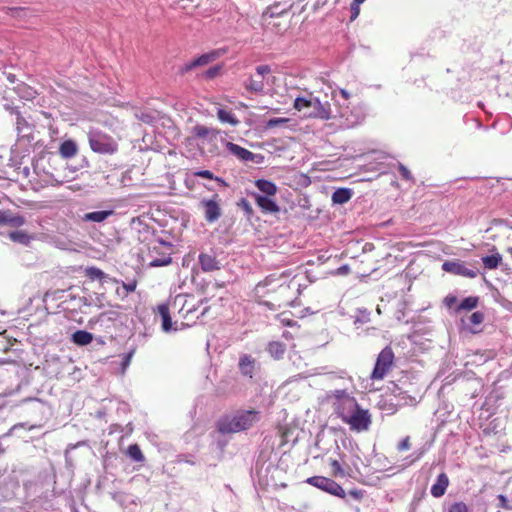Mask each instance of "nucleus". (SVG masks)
I'll return each mask as SVG.
<instances>
[{"mask_svg":"<svg viewBox=\"0 0 512 512\" xmlns=\"http://www.w3.org/2000/svg\"><path fill=\"white\" fill-rule=\"evenodd\" d=\"M333 406L336 414L342 421L350 426L351 430L358 432L368 430L371 417L368 410L359 407L356 399L345 390H335Z\"/></svg>","mask_w":512,"mask_h":512,"instance_id":"obj_1","label":"nucleus"},{"mask_svg":"<svg viewBox=\"0 0 512 512\" xmlns=\"http://www.w3.org/2000/svg\"><path fill=\"white\" fill-rule=\"evenodd\" d=\"M333 101L334 119L339 118L342 126L352 128L360 124L364 119L361 108L349 106L350 93L345 89H334L331 92Z\"/></svg>","mask_w":512,"mask_h":512,"instance_id":"obj_2","label":"nucleus"},{"mask_svg":"<svg viewBox=\"0 0 512 512\" xmlns=\"http://www.w3.org/2000/svg\"><path fill=\"white\" fill-rule=\"evenodd\" d=\"M260 418L261 413L258 410H237L218 421V430L222 434L238 433L251 428Z\"/></svg>","mask_w":512,"mask_h":512,"instance_id":"obj_3","label":"nucleus"},{"mask_svg":"<svg viewBox=\"0 0 512 512\" xmlns=\"http://www.w3.org/2000/svg\"><path fill=\"white\" fill-rule=\"evenodd\" d=\"M293 107L300 112L304 118H316L321 120L334 119V111L329 102H321L319 98L312 96L297 97Z\"/></svg>","mask_w":512,"mask_h":512,"instance_id":"obj_4","label":"nucleus"},{"mask_svg":"<svg viewBox=\"0 0 512 512\" xmlns=\"http://www.w3.org/2000/svg\"><path fill=\"white\" fill-rule=\"evenodd\" d=\"M165 305L169 307L173 314H178L188 321L193 320V314L197 310L195 298L186 294L176 295Z\"/></svg>","mask_w":512,"mask_h":512,"instance_id":"obj_5","label":"nucleus"},{"mask_svg":"<svg viewBox=\"0 0 512 512\" xmlns=\"http://www.w3.org/2000/svg\"><path fill=\"white\" fill-rule=\"evenodd\" d=\"M88 141L92 151L100 154H113L117 151V142L108 134L91 129L88 132Z\"/></svg>","mask_w":512,"mask_h":512,"instance_id":"obj_6","label":"nucleus"},{"mask_svg":"<svg viewBox=\"0 0 512 512\" xmlns=\"http://www.w3.org/2000/svg\"><path fill=\"white\" fill-rule=\"evenodd\" d=\"M394 360V353L390 347H385L378 355L374 369L371 373V379L382 380L390 368Z\"/></svg>","mask_w":512,"mask_h":512,"instance_id":"obj_7","label":"nucleus"},{"mask_svg":"<svg viewBox=\"0 0 512 512\" xmlns=\"http://www.w3.org/2000/svg\"><path fill=\"white\" fill-rule=\"evenodd\" d=\"M306 482L339 498H345L346 496L345 490L330 478H326L324 476H313L308 478Z\"/></svg>","mask_w":512,"mask_h":512,"instance_id":"obj_8","label":"nucleus"},{"mask_svg":"<svg viewBox=\"0 0 512 512\" xmlns=\"http://www.w3.org/2000/svg\"><path fill=\"white\" fill-rule=\"evenodd\" d=\"M442 269L447 273L467 278H475L478 275V269L476 267L469 268L465 262L460 260L445 261L442 264Z\"/></svg>","mask_w":512,"mask_h":512,"instance_id":"obj_9","label":"nucleus"},{"mask_svg":"<svg viewBox=\"0 0 512 512\" xmlns=\"http://www.w3.org/2000/svg\"><path fill=\"white\" fill-rule=\"evenodd\" d=\"M221 55H222V52L220 50H214V51L202 54L201 56L193 59L192 61L185 63L180 68V73L185 74V73L193 70L196 67L205 66V65L213 62L217 58H219Z\"/></svg>","mask_w":512,"mask_h":512,"instance_id":"obj_10","label":"nucleus"},{"mask_svg":"<svg viewBox=\"0 0 512 512\" xmlns=\"http://www.w3.org/2000/svg\"><path fill=\"white\" fill-rule=\"evenodd\" d=\"M226 148L231 154L245 162H254L258 164L263 159V156L254 154L253 152L232 142H227Z\"/></svg>","mask_w":512,"mask_h":512,"instance_id":"obj_11","label":"nucleus"},{"mask_svg":"<svg viewBox=\"0 0 512 512\" xmlns=\"http://www.w3.org/2000/svg\"><path fill=\"white\" fill-rule=\"evenodd\" d=\"M252 195L263 213L276 214L280 211V207L272 197L262 196L259 193H253Z\"/></svg>","mask_w":512,"mask_h":512,"instance_id":"obj_12","label":"nucleus"},{"mask_svg":"<svg viewBox=\"0 0 512 512\" xmlns=\"http://www.w3.org/2000/svg\"><path fill=\"white\" fill-rule=\"evenodd\" d=\"M200 205L204 209V216L208 222L213 223L220 218L221 209L214 199H203L201 200Z\"/></svg>","mask_w":512,"mask_h":512,"instance_id":"obj_13","label":"nucleus"},{"mask_svg":"<svg viewBox=\"0 0 512 512\" xmlns=\"http://www.w3.org/2000/svg\"><path fill=\"white\" fill-rule=\"evenodd\" d=\"M256 361L250 355L244 354L239 359V369L242 375L252 378L255 372Z\"/></svg>","mask_w":512,"mask_h":512,"instance_id":"obj_14","label":"nucleus"},{"mask_svg":"<svg viewBox=\"0 0 512 512\" xmlns=\"http://www.w3.org/2000/svg\"><path fill=\"white\" fill-rule=\"evenodd\" d=\"M449 485L448 476L445 473L438 475L436 482L431 487V495L435 498L442 497Z\"/></svg>","mask_w":512,"mask_h":512,"instance_id":"obj_15","label":"nucleus"},{"mask_svg":"<svg viewBox=\"0 0 512 512\" xmlns=\"http://www.w3.org/2000/svg\"><path fill=\"white\" fill-rule=\"evenodd\" d=\"M255 186L261 192L262 196L273 197L278 192L276 184L266 179L256 180Z\"/></svg>","mask_w":512,"mask_h":512,"instance_id":"obj_16","label":"nucleus"},{"mask_svg":"<svg viewBox=\"0 0 512 512\" xmlns=\"http://www.w3.org/2000/svg\"><path fill=\"white\" fill-rule=\"evenodd\" d=\"M199 262L204 272L220 269V263L213 255L202 253L199 256Z\"/></svg>","mask_w":512,"mask_h":512,"instance_id":"obj_17","label":"nucleus"},{"mask_svg":"<svg viewBox=\"0 0 512 512\" xmlns=\"http://www.w3.org/2000/svg\"><path fill=\"white\" fill-rule=\"evenodd\" d=\"M158 310L162 318V330L166 333L177 330V328H173L172 319L170 316V313L172 312L170 311L169 307H167L165 304H162L158 307Z\"/></svg>","mask_w":512,"mask_h":512,"instance_id":"obj_18","label":"nucleus"},{"mask_svg":"<svg viewBox=\"0 0 512 512\" xmlns=\"http://www.w3.org/2000/svg\"><path fill=\"white\" fill-rule=\"evenodd\" d=\"M217 117L221 123H227L233 127L237 126L240 123L238 118L235 116V114L231 110L218 108L217 109Z\"/></svg>","mask_w":512,"mask_h":512,"instance_id":"obj_19","label":"nucleus"},{"mask_svg":"<svg viewBox=\"0 0 512 512\" xmlns=\"http://www.w3.org/2000/svg\"><path fill=\"white\" fill-rule=\"evenodd\" d=\"M78 152V147L73 140H65L59 148V153L63 158H72Z\"/></svg>","mask_w":512,"mask_h":512,"instance_id":"obj_20","label":"nucleus"},{"mask_svg":"<svg viewBox=\"0 0 512 512\" xmlns=\"http://www.w3.org/2000/svg\"><path fill=\"white\" fill-rule=\"evenodd\" d=\"M113 214L112 210H102V211H94L84 214L83 220L86 222H103L105 221L110 215Z\"/></svg>","mask_w":512,"mask_h":512,"instance_id":"obj_21","label":"nucleus"},{"mask_svg":"<svg viewBox=\"0 0 512 512\" xmlns=\"http://www.w3.org/2000/svg\"><path fill=\"white\" fill-rule=\"evenodd\" d=\"M352 197V191L348 188H339L332 194V201L334 204L347 203Z\"/></svg>","mask_w":512,"mask_h":512,"instance_id":"obj_22","label":"nucleus"},{"mask_svg":"<svg viewBox=\"0 0 512 512\" xmlns=\"http://www.w3.org/2000/svg\"><path fill=\"white\" fill-rule=\"evenodd\" d=\"M93 335L84 330H78L72 334V341L81 346L88 345L92 342Z\"/></svg>","mask_w":512,"mask_h":512,"instance_id":"obj_23","label":"nucleus"},{"mask_svg":"<svg viewBox=\"0 0 512 512\" xmlns=\"http://www.w3.org/2000/svg\"><path fill=\"white\" fill-rule=\"evenodd\" d=\"M285 351L286 346L282 342L273 341L268 345V352L275 359H281L284 356Z\"/></svg>","mask_w":512,"mask_h":512,"instance_id":"obj_24","label":"nucleus"},{"mask_svg":"<svg viewBox=\"0 0 512 512\" xmlns=\"http://www.w3.org/2000/svg\"><path fill=\"white\" fill-rule=\"evenodd\" d=\"M9 238L14 242L27 246L30 244L31 240L33 239V236L29 235L25 231L16 230L9 233Z\"/></svg>","mask_w":512,"mask_h":512,"instance_id":"obj_25","label":"nucleus"},{"mask_svg":"<svg viewBox=\"0 0 512 512\" xmlns=\"http://www.w3.org/2000/svg\"><path fill=\"white\" fill-rule=\"evenodd\" d=\"M245 88L252 93H261L264 90V82L262 79L250 77L245 82Z\"/></svg>","mask_w":512,"mask_h":512,"instance_id":"obj_26","label":"nucleus"},{"mask_svg":"<svg viewBox=\"0 0 512 512\" xmlns=\"http://www.w3.org/2000/svg\"><path fill=\"white\" fill-rule=\"evenodd\" d=\"M502 261V256L499 253H495L489 256L482 257V262L487 269H496Z\"/></svg>","mask_w":512,"mask_h":512,"instance_id":"obj_27","label":"nucleus"},{"mask_svg":"<svg viewBox=\"0 0 512 512\" xmlns=\"http://www.w3.org/2000/svg\"><path fill=\"white\" fill-rule=\"evenodd\" d=\"M127 454L132 460H134L136 462L144 461V455H143L140 447L137 444L130 445L128 447Z\"/></svg>","mask_w":512,"mask_h":512,"instance_id":"obj_28","label":"nucleus"},{"mask_svg":"<svg viewBox=\"0 0 512 512\" xmlns=\"http://www.w3.org/2000/svg\"><path fill=\"white\" fill-rule=\"evenodd\" d=\"M172 261V258L169 253L163 254L160 258H153L151 259L149 265L151 267H162L170 264Z\"/></svg>","mask_w":512,"mask_h":512,"instance_id":"obj_29","label":"nucleus"},{"mask_svg":"<svg viewBox=\"0 0 512 512\" xmlns=\"http://www.w3.org/2000/svg\"><path fill=\"white\" fill-rule=\"evenodd\" d=\"M193 133L199 138H206L210 134L215 135V131L203 125H197L193 128Z\"/></svg>","mask_w":512,"mask_h":512,"instance_id":"obj_30","label":"nucleus"},{"mask_svg":"<svg viewBox=\"0 0 512 512\" xmlns=\"http://www.w3.org/2000/svg\"><path fill=\"white\" fill-rule=\"evenodd\" d=\"M290 121L288 118H271L266 123V128L284 127Z\"/></svg>","mask_w":512,"mask_h":512,"instance_id":"obj_31","label":"nucleus"},{"mask_svg":"<svg viewBox=\"0 0 512 512\" xmlns=\"http://www.w3.org/2000/svg\"><path fill=\"white\" fill-rule=\"evenodd\" d=\"M478 304V298L477 297H467L462 300L460 303L459 308L463 310H472L474 309Z\"/></svg>","mask_w":512,"mask_h":512,"instance_id":"obj_32","label":"nucleus"},{"mask_svg":"<svg viewBox=\"0 0 512 512\" xmlns=\"http://www.w3.org/2000/svg\"><path fill=\"white\" fill-rule=\"evenodd\" d=\"M398 170L400 172V175L403 179L407 180V181H411V182H414V178L411 174V172L409 171V169L404 166L403 164L399 163L398 164Z\"/></svg>","mask_w":512,"mask_h":512,"instance_id":"obj_33","label":"nucleus"},{"mask_svg":"<svg viewBox=\"0 0 512 512\" xmlns=\"http://www.w3.org/2000/svg\"><path fill=\"white\" fill-rule=\"evenodd\" d=\"M484 320V314L480 311L472 313L469 317V322L473 325H479Z\"/></svg>","mask_w":512,"mask_h":512,"instance_id":"obj_34","label":"nucleus"},{"mask_svg":"<svg viewBox=\"0 0 512 512\" xmlns=\"http://www.w3.org/2000/svg\"><path fill=\"white\" fill-rule=\"evenodd\" d=\"M449 512H470L467 505L463 502H457L451 505Z\"/></svg>","mask_w":512,"mask_h":512,"instance_id":"obj_35","label":"nucleus"},{"mask_svg":"<svg viewBox=\"0 0 512 512\" xmlns=\"http://www.w3.org/2000/svg\"><path fill=\"white\" fill-rule=\"evenodd\" d=\"M87 274L88 276H90L92 279H102L103 276H104V273L102 270L96 268V267H91L87 270Z\"/></svg>","mask_w":512,"mask_h":512,"instance_id":"obj_36","label":"nucleus"},{"mask_svg":"<svg viewBox=\"0 0 512 512\" xmlns=\"http://www.w3.org/2000/svg\"><path fill=\"white\" fill-rule=\"evenodd\" d=\"M136 117L141 120L142 122L144 123H152L153 120L155 119V117L153 115H151L150 113H145V112H140V113H136Z\"/></svg>","mask_w":512,"mask_h":512,"instance_id":"obj_37","label":"nucleus"},{"mask_svg":"<svg viewBox=\"0 0 512 512\" xmlns=\"http://www.w3.org/2000/svg\"><path fill=\"white\" fill-rule=\"evenodd\" d=\"M220 70H221V66H218V65L217 66H213V67L209 68L205 72L204 75H205V77L207 79H213V78H215L219 74Z\"/></svg>","mask_w":512,"mask_h":512,"instance_id":"obj_38","label":"nucleus"},{"mask_svg":"<svg viewBox=\"0 0 512 512\" xmlns=\"http://www.w3.org/2000/svg\"><path fill=\"white\" fill-rule=\"evenodd\" d=\"M28 124L26 122V120L20 115V114H17V118H16V129L18 131V133H21L24 129V127H27Z\"/></svg>","mask_w":512,"mask_h":512,"instance_id":"obj_39","label":"nucleus"},{"mask_svg":"<svg viewBox=\"0 0 512 512\" xmlns=\"http://www.w3.org/2000/svg\"><path fill=\"white\" fill-rule=\"evenodd\" d=\"M271 72V68L269 65H259L256 67V73L263 78L265 75Z\"/></svg>","mask_w":512,"mask_h":512,"instance_id":"obj_40","label":"nucleus"},{"mask_svg":"<svg viewBox=\"0 0 512 512\" xmlns=\"http://www.w3.org/2000/svg\"><path fill=\"white\" fill-rule=\"evenodd\" d=\"M8 222L16 227L22 226L25 223V219L22 216H15L8 219Z\"/></svg>","mask_w":512,"mask_h":512,"instance_id":"obj_41","label":"nucleus"},{"mask_svg":"<svg viewBox=\"0 0 512 512\" xmlns=\"http://www.w3.org/2000/svg\"><path fill=\"white\" fill-rule=\"evenodd\" d=\"M331 467L333 469L334 475L338 476L339 474L343 475V470L337 460L331 461Z\"/></svg>","mask_w":512,"mask_h":512,"instance_id":"obj_42","label":"nucleus"},{"mask_svg":"<svg viewBox=\"0 0 512 512\" xmlns=\"http://www.w3.org/2000/svg\"><path fill=\"white\" fill-rule=\"evenodd\" d=\"M195 175L201 178L214 179L213 173L209 170H200L195 172Z\"/></svg>","mask_w":512,"mask_h":512,"instance_id":"obj_43","label":"nucleus"},{"mask_svg":"<svg viewBox=\"0 0 512 512\" xmlns=\"http://www.w3.org/2000/svg\"><path fill=\"white\" fill-rule=\"evenodd\" d=\"M410 448V439L409 437L404 438L398 445L399 450H408Z\"/></svg>","mask_w":512,"mask_h":512,"instance_id":"obj_44","label":"nucleus"},{"mask_svg":"<svg viewBox=\"0 0 512 512\" xmlns=\"http://www.w3.org/2000/svg\"><path fill=\"white\" fill-rule=\"evenodd\" d=\"M349 494L355 499H360L363 496V492L360 490H351L349 491Z\"/></svg>","mask_w":512,"mask_h":512,"instance_id":"obj_45","label":"nucleus"},{"mask_svg":"<svg viewBox=\"0 0 512 512\" xmlns=\"http://www.w3.org/2000/svg\"><path fill=\"white\" fill-rule=\"evenodd\" d=\"M131 357H132V352L125 356V359L123 361V368L124 369L130 364Z\"/></svg>","mask_w":512,"mask_h":512,"instance_id":"obj_46","label":"nucleus"},{"mask_svg":"<svg viewBox=\"0 0 512 512\" xmlns=\"http://www.w3.org/2000/svg\"><path fill=\"white\" fill-rule=\"evenodd\" d=\"M498 498H499V500H500V502H501V506H502L503 508H508V506H507V499H506V497H505V496H503V495H499V497H498Z\"/></svg>","mask_w":512,"mask_h":512,"instance_id":"obj_47","label":"nucleus"},{"mask_svg":"<svg viewBox=\"0 0 512 512\" xmlns=\"http://www.w3.org/2000/svg\"><path fill=\"white\" fill-rule=\"evenodd\" d=\"M7 222H8V218L6 217V215L4 213L0 212V225L3 223H7Z\"/></svg>","mask_w":512,"mask_h":512,"instance_id":"obj_48","label":"nucleus"},{"mask_svg":"<svg viewBox=\"0 0 512 512\" xmlns=\"http://www.w3.org/2000/svg\"><path fill=\"white\" fill-rule=\"evenodd\" d=\"M243 207H244V209H245L246 211H248V212H250V211H251V207H250L249 203H248V202H246V201H244V200H243Z\"/></svg>","mask_w":512,"mask_h":512,"instance_id":"obj_49","label":"nucleus"},{"mask_svg":"<svg viewBox=\"0 0 512 512\" xmlns=\"http://www.w3.org/2000/svg\"><path fill=\"white\" fill-rule=\"evenodd\" d=\"M125 288L128 290V291H134L135 288H136V284H129L127 286H125Z\"/></svg>","mask_w":512,"mask_h":512,"instance_id":"obj_50","label":"nucleus"},{"mask_svg":"<svg viewBox=\"0 0 512 512\" xmlns=\"http://www.w3.org/2000/svg\"><path fill=\"white\" fill-rule=\"evenodd\" d=\"M352 9H353V10H355V11H354V15H353V16H354V17H356V16L358 15V13H359V8H358V6L356 5V8L352 7Z\"/></svg>","mask_w":512,"mask_h":512,"instance_id":"obj_51","label":"nucleus"},{"mask_svg":"<svg viewBox=\"0 0 512 512\" xmlns=\"http://www.w3.org/2000/svg\"><path fill=\"white\" fill-rule=\"evenodd\" d=\"M365 0H353V3L357 6H359V4L363 3Z\"/></svg>","mask_w":512,"mask_h":512,"instance_id":"obj_52","label":"nucleus"},{"mask_svg":"<svg viewBox=\"0 0 512 512\" xmlns=\"http://www.w3.org/2000/svg\"><path fill=\"white\" fill-rule=\"evenodd\" d=\"M216 180L221 182L222 184H225V182L222 179H220V178H216Z\"/></svg>","mask_w":512,"mask_h":512,"instance_id":"obj_53","label":"nucleus"},{"mask_svg":"<svg viewBox=\"0 0 512 512\" xmlns=\"http://www.w3.org/2000/svg\"><path fill=\"white\" fill-rule=\"evenodd\" d=\"M206 310H207V309L205 308V309L202 311L201 315H204V314H205V312H206Z\"/></svg>","mask_w":512,"mask_h":512,"instance_id":"obj_54","label":"nucleus"}]
</instances>
